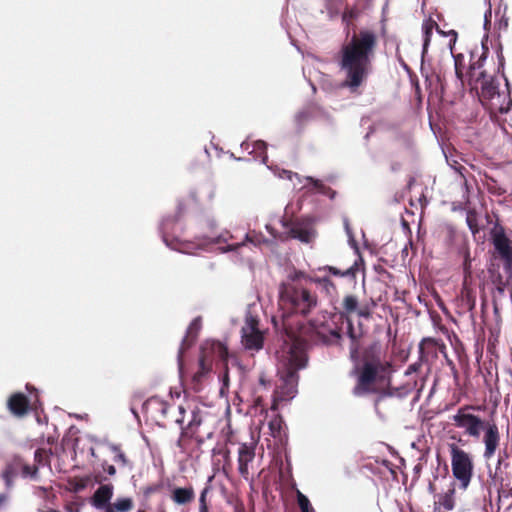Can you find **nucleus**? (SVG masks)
<instances>
[{"mask_svg": "<svg viewBox=\"0 0 512 512\" xmlns=\"http://www.w3.org/2000/svg\"><path fill=\"white\" fill-rule=\"evenodd\" d=\"M208 224H209V226H210L211 228H214V227H216V226H217L216 221H215V220H213V219H212V220H209Z\"/></svg>", "mask_w": 512, "mask_h": 512, "instance_id": "obj_50", "label": "nucleus"}, {"mask_svg": "<svg viewBox=\"0 0 512 512\" xmlns=\"http://www.w3.org/2000/svg\"><path fill=\"white\" fill-rule=\"evenodd\" d=\"M341 338V335L338 331L336 330H330L329 332V337H324L323 338V342L327 345H331L333 343H336L340 340Z\"/></svg>", "mask_w": 512, "mask_h": 512, "instance_id": "obj_30", "label": "nucleus"}, {"mask_svg": "<svg viewBox=\"0 0 512 512\" xmlns=\"http://www.w3.org/2000/svg\"><path fill=\"white\" fill-rule=\"evenodd\" d=\"M103 469L104 471L110 475V476H114L116 474V468L113 466V465H110V464H107V463H104L103 465Z\"/></svg>", "mask_w": 512, "mask_h": 512, "instance_id": "obj_37", "label": "nucleus"}, {"mask_svg": "<svg viewBox=\"0 0 512 512\" xmlns=\"http://www.w3.org/2000/svg\"><path fill=\"white\" fill-rule=\"evenodd\" d=\"M505 88L500 90V80L498 76H487L485 72L480 73L477 81H480V101L493 112L506 114L512 107V96L510 93V84L508 79L503 75Z\"/></svg>", "mask_w": 512, "mask_h": 512, "instance_id": "obj_5", "label": "nucleus"}, {"mask_svg": "<svg viewBox=\"0 0 512 512\" xmlns=\"http://www.w3.org/2000/svg\"><path fill=\"white\" fill-rule=\"evenodd\" d=\"M241 147L243 150L248 151L250 154L255 153L256 157H258V156L261 157V162L263 164L267 163L268 157L266 154V149H267L266 142H264L262 140L254 141L252 143H250L248 141H244L241 144Z\"/></svg>", "mask_w": 512, "mask_h": 512, "instance_id": "obj_17", "label": "nucleus"}, {"mask_svg": "<svg viewBox=\"0 0 512 512\" xmlns=\"http://www.w3.org/2000/svg\"><path fill=\"white\" fill-rule=\"evenodd\" d=\"M348 336H349L351 342H355L356 340H358V336L354 332L352 323L348 324Z\"/></svg>", "mask_w": 512, "mask_h": 512, "instance_id": "obj_39", "label": "nucleus"}, {"mask_svg": "<svg viewBox=\"0 0 512 512\" xmlns=\"http://www.w3.org/2000/svg\"><path fill=\"white\" fill-rule=\"evenodd\" d=\"M114 486L111 483L101 484L90 498V504L102 512H130L134 502L130 497H118L113 503Z\"/></svg>", "mask_w": 512, "mask_h": 512, "instance_id": "obj_7", "label": "nucleus"}, {"mask_svg": "<svg viewBox=\"0 0 512 512\" xmlns=\"http://www.w3.org/2000/svg\"><path fill=\"white\" fill-rule=\"evenodd\" d=\"M228 382H229L228 371H225V373L222 376V387L220 389L221 394L224 393V389L228 386Z\"/></svg>", "mask_w": 512, "mask_h": 512, "instance_id": "obj_42", "label": "nucleus"}, {"mask_svg": "<svg viewBox=\"0 0 512 512\" xmlns=\"http://www.w3.org/2000/svg\"><path fill=\"white\" fill-rule=\"evenodd\" d=\"M493 244L501 258L504 260L505 268L510 269L512 266V248L508 238L504 234H497L494 237Z\"/></svg>", "mask_w": 512, "mask_h": 512, "instance_id": "obj_14", "label": "nucleus"}, {"mask_svg": "<svg viewBox=\"0 0 512 512\" xmlns=\"http://www.w3.org/2000/svg\"><path fill=\"white\" fill-rule=\"evenodd\" d=\"M274 173L281 179H288V180L292 181L293 178H296L300 182L299 175L297 173H293L292 171L285 170V169H282V170L276 169L274 171Z\"/></svg>", "mask_w": 512, "mask_h": 512, "instance_id": "obj_28", "label": "nucleus"}, {"mask_svg": "<svg viewBox=\"0 0 512 512\" xmlns=\"http://www.w3.org/2000/svg\"><path fill=\"white\" fill-rule=\"evenodd\" d=\"M354 373L357 376V384L353 394L364 396L388 385L392 368L391 363L383 358L380 345L373 344L365 350L362 362L355 366Z\"/></svg>", "mask_w": 512, "mask_h": 512, "instance_id": "obj_2", "label": "nucleus"}, {"mask_svg": "<svg viewBox=\"0 0 512 512\" xmlns=\"http://www.w3.org/2000/svg\"><path fill=\"white\" fill-rule=\"evenodd\" d=\"M194 498V491L191 487L175 488L172 493V500L180 505L190 502Z\"/></svg>", "mask_w": 512, "mask_h": 512, "instance_id": "obj_22", "label": "nucleus"}, {"mask_svg": "<svg viewBox=\"0 0 512 512\" xmlns=\"http://www.w3.org/2000/svg\"><path fill=\"white\" fill-rule=\"evenodd\" d=\"M420 367H421L420 362L410 364L405 372V375H410L412 373H416L420 369Z\"/></svg>", "mask_w": 512, "mask_h": 512, "instance_id": "obj_36", "label": "nucleus"}, {"mask_svg": "<svg viewBox=\"0 0 512 512\" xmlns=\"http://www.w3.org/2000/svg\"><path fill=\"white\" fill-rule=\"evenodd\" d=\"M376 43L374 32L361 30L342 45L338 62L344 76L341 87L351 93H360V88L372 73Z\"/></svg>", "mask_w": 512, "mask_h": 512, "instance_id": "obj_1", "label": "nucleus"}, {"mask_svg": "<svg viewBox=\"0 0 512 512\" xmlns=\"http://www.w3.org/2000/svg\"><path fill=\"white\" fill-rule=\"evenodd\" d=\"M306 118V113L304 111H301L299 112L297 115H296V120L297 121H301L302 119Z\"/></svg>", "mask_w": 512, "mask_h": 512, "instance_id": "obj_45", "label": "nucleus"}, {"mask_svg": "<svg viewBox=\"0 0 512 512\" xmlns=\"http://www.w3.org/2000/svg\"><path fill=\"white\" fill-rule=\"evenodd\" d=\"M350 358L352 361L356 362L358 360V357H359V343H358V340H356L355 342H351V345H350Z\"/></svg>", "mask_w": 512, "mask_h": 512, "instance_id": "obj_31", "label": "nucleus"}, {"mask_svg": "<svg viewBox=\"0 0 512 512\" xmlns=\"http://www.w3.org/2000/svg\"><path fill=\"white\" fill-rule=\"evenodd\" d=\"M10 494L8 492L0 493V512H5L10 504Z\"/></svg>", "mask_w": 512, "mask_h": 512, "instance_id": "obj_29", "label": "nucleus"}, {"mask_svg": "<svg viewBox=\"0 0 512 512\" xmlns=\"http://www.w3.org/2000/svg\"><path fill=\"white\" fill-rule=\"evenodd\" d=\"M201 328V317H196L192 320L190 325L187 328L186 336L183 338L181 346L179 348L178 352V359L181 361V356L183 354V351L190 347L193 341L196 339L198 332ZM179 365L181 366V362H179Z\"/></svg>", "mask_w": 512, "mask_h": 512, "instance_id": "obj_15", "label": "nucleus"}, {"mask_svg": "<svg viewBox=\"0 0 512 512\" xmlns=\"http://www.w3.org/2000/svg\"><path fill=\"white\" fill-rule=\"evenodd\" d=\"M176 218L173 216L166 217L160 224V232L165 245L173 250L183 252V250L176 245L178 237L175 235Z\"/></svg>", "mask_w": 512, "mask_h": 512, "instance_id": "obj_11", "label": "nucleus"}, {"mask_svg": "<svg viewBox=\"0 0 512 512\" xmlns=\"http://www.w3.org/2000/svg\"><path fill=\"white\" fill-rule=\"evenodd\" d=\"M500 25L501 26L503 25L505 28H507V26H508V19H502L501 22H500Z\"/></svg>", "mask_w": 512, "mask_h": 512, "instance_id": "obj_49", "label": "nucleus"}, {"mask_svg": "<svg viewBox=\"0 0 512 512\" xmlns=\"http://www.w3.org/2000/svg\"><path fill=\"white\" fill-rule=\"evenodd\" d=\"M255 457V447L246 443L241 444L238 449V470L239 473L247 479L249 470L248 465Z\"/></svg>", "mask_w": 512, "mask_h": 512, "instance_id": "obj_13", "label": "nucleus"}, {"mask_svg": "<svg viewBox=\"0 0 512 512\" xmlns=\"http://www.w3.org/2000/svg\"><path fill=\"white\" fill-rule=\"evenodd\" d=\"M266 229L273 235V229L269 225H266Z\"/></svg>", "mask_w": 512, "mask_h": 512, "instance_id": "obj_54", "label": "nucleus"}, {"mask_svg": "<svg viewBox=\"0 0 512 512\" xmlns=\"http://www.w3.org/2000/svg\"><path fill=\"white\" fill-rule=\"evenodd\" d=\"M209 491V487H205L199 497V505H207L206 503V495Z\"/></svg>", "mask_w": 512, "mask_h": 512, "instance_id": "obj_40", "label": "nucleus"}, {"mask_svg": "<svg viewBox=\"0 0 512 512\" xmlns=\"http://www.w3.org/2000/svg\"><path fill=\"white\" fill-rule=\"evenodd\" d=\"M276 356L279 377L277 393L282 400H289L297 393L298 371L306 367L307 356L300 343L292 337L283 343Z\"/></svg>", "mask_w": 512, "mask_h": 512, "instance_id": "obj_3", "label": "nucleus"}, {"mask_svg": "<svg viewBox=\"0 0 512 512\" xmlns=\"http://www.w3.org/2000/svg\"><path fill=\"white\" fill-rule=\"evenodd\" d=\"M344 228H345L347 236L349 237V240L354 241L353 234H352L351 228L349 226V221L347 218H344Z\"/></svg>", "mask_w": 512, "mask_h": 512, "instance_id": "obj_41", "label": "nucleus"}, {"mask_svg": "<svg viewBox=\"0 0 512 512\" xmlns=\"http://www.w3.org/2000/svg\"><path fill=\"white\" fill-rule=\"evenodd\" d=\"M297 502L301 512H313V507L309 499L300 491L297 492Z\"/></svg>", "mask_w": 512, "mask_h": 512, "instance_id": "obj_27", "label": "nucleus"}, {"mask_svg": "<svg viewBox=\"0 0 512 512\" xmlns=\"http://www.w3.org/2000/svg\"><path fill=\"white\" fill-rule=\"evenodd\" d=\"M242 245H244V242H241V243H238V244L227 245L226 247L222 248V252L226 253V252H230V251H235L236 249H238Z\"/></svg>", "mask_w": 512, "mask_h": 512, "instance_id": "obj_38", "label": "nucleus"}, {"mask_svg": "<svg viewBox=\"0 0 512 512\" xmlns=\"http://www.w3.org/2000/svg\"><path fill=\"white\" fill-rule=\"evenodd\" d=\"M198 247H199V248H203V247H204V245H203V244H199V245H198Z\"/></svg>", "mask_w": 512, "mask_h": 512, "instance_id": "obj_55", "label": "nucleus"}, {"mask_svg": "<svg viewBox=\"0 0 512 512\" xmlns=\"http://www.w3.org/2000/svg\"><path fill=\"white\" fill-rule=\"evenodd\" d=\"M301 278H306L308 279L309 277H307L303 272L301 271H295L291 274H289L288 276V281L286 283H298L297 281Z\"/></svg>", "mask_w": 512, "mask_h": 512, "instance_id": "obj_32", "label": "nucleus"}, {"mask_svg": "<svg viewBox=\"0 0 512 512\" xmlns=\"http://www.w3.org/2000/svg\"><path fill=\"white\" fill-rule=\"evenodd\" d=\"M293 238L302 243H310L315 236L314 230L305 224H296L290 229Z\"/></svg>", "mask_w": 512, "mask_h": 512, "instance_id": "obj_18", "label": "nucleus"}, {"mask_svg": "<svg viewBox=\"0 0 512 512\" xmlns=\"http://www.w3.org/2000/svg\"><path fill=\"white\" fill-rule=\"evenodd\" d=\"M108 448L110 449V451H111L112 453H114V454H115V456H114V459H113V460H114L116 463H121V464H122V466H126V465H128V460H127V458H126L125 454L121 451V449H120V447H119L118 445L113 444V443H109V444H108Z\"/></svg>", "mask_w": 512, "mask_h": 512, "instance_id": "obj_25", "label": "nucleus"}, {"mask_svg": "<svg viewBox=\"0 0 512 512\" xmlns=\"http://www.w3.org/2000/svg\"><path fill=\"white\" fill-rule=\"evenodd\" d=\"M343 307L347 313H354L358 308V300L353 295H347L343 300Z\"/></svg>", "mask_w": 512, "mask_h": 512, "instance_id": "obj_26", "label": "nucleus"}, {"mask_svg": "<svg viewBox=\"0 0 512 512\" xmlns=\"http://www.w3.org/2000/svg\"><path fill=\"white\" fill-rule=\"evenodd\" d=\"M34 456H35V460L40 461L41 456H42L40 450H36Z\"/></svg>", "mask_w": 512, "mask_h": 512, "instance_id": "obj_48", "label": "nucleus"}, {"mask_svg": "<svg viewBox=\"0 0 512 512\" xmlns=\"http://www.w3.org/2000/svg\"><path fill=\"white\" fill-rule=\"evenodd\" d=\"M318 270L328 272L334 276L353 279L356 277V272H357L358 268H357V264L355 263L354 265H352L351 267H349L346 270H340L334 266H329V265L319 267Z\"/></svg>", "mask_w": 512, "mask_h": 512, "instance_id": "obj_21", "label": "nucleus"}, {"mask_svg": "<svg viewBox=\"0 0 512 512\" xmlns=\"http://www.w3.org/2000/svg\"><path fill=\"white\" fill-rule=\"evenodd\" d=\"M26 389H27L28 391L35 390V388H34V387H32L30 384H27V385H26Z\"/></svg>", "mask_w": 512, "mask_h": 512, "instance_id": "obj_51", "label": "nucleus"}, {"mask_svg": "<svg viewBox=\"0 0 512 512\" xmlns=\"http://www.w3.org/2000/svg\"><path fill=\"white\" fill-rule=\"evenodd\" d=\"M434 27H437V24L432 19H426V20H424V22L422 24V32H423L422 54H423V57L427 53Z\"/></svg>", "mask_w": 512, "mask_h": 512, "instance_id": "obj_23", "label": "nucleus"}, {"mask_svg": "<svg viewBox=\"0 0 512 512\" xmlns=\"http://www.w3.org/2000/svg\"><path fill=\"white\" fill-rule=\"evenodd\" d=\"M199 512H209L207 505H199Z\"/></svg>", "mask_w": 512, "mask_h": 512, "instance_id": "obj_47", "label": "nucleus"}, {"mask_svg": "<svg viewBox=\"0 0 512 512\" xmlns=\"http://www.w3.org/2000/svg\"><path fill=\"white\" fill-rule=\"evenodd\" d=\"M451 467L453 476L460 482V487L463 490L467 489L473 475V462L471 456L456 445H452Z\"/></svg>", "mask_w": 512, "mask_h": 512, "instance_id": "obj_9", "label": "nucleus"}, {"mask_svg": "<svg viewBox=\"0 0 512 512\" xmlns=\"http://www.w3.org/2000/svg\"><path fill=\"white\" fill-rule=\"evenodd\" d=\"M179 416L175 419L176 424L180 426L181 435L184 436L188 432L194 433L202 423L201 412L198 409H193L190 412V418L186 425H184L186 410L183 406H178Z\"/></svg>", "mask_w": 512, "mask_h": 512, "instance_id": "obj_10", "label": "nucleus"}, {"mask_svg": "<svg viewBox=\"0 0 512 512\" xmlns=\"http://www.w3.org/2000/svg\"><path fill=\"white\" fill-rule=\"evenodd\" d=\"M263 333L259 328L258 305H248L245 323L241 329V343L247 350L258 351L263 347Z\"/></svg>", "mask_w": 512, "mask_h": 512, "instance_id": "obj_8", "label": "nucleus"}, {"mask_svg": "<svg viewBox=\"0 0 512 512\" xmlns=\"http://www.w3.org/2000/svg\"><path fill=\"white\" fill-rule=\"evenodd\" d=\"M306 180L313 183L314 187L319 190L321 193H325L324 189V185L317 179H314L312 177H306Z\"/></svg>", "mask_w": 512, "mask_h": 512, "instance_id": "obj_34", "label": "nucleus"}, {"mask_svg": "<svg viewBox=\"0 0 512 512\" xmlns=\"http://www.w3.org/2000/svg\"><path fill=\"white\" fill-rule=\"evenodd\" d=\"M422 63H421V75L426 78V80H430L432 77V73L430 72V69L425 65L423 54L421 55Z\"/></svg>", "mask_w": 512, "mask_h": 512, "instance_id": "obj_33", "label": "nucleus"}, {"mask_svg": "<svg viewBox=\"0 0 512 512\" xmlns=\"http://www.w3.org/2000/svg\"><path fill=\"white\" fill-rule=\"evenodd\" d=\"M280 304L290 313L307 316L318 305V297L299 283H282L279 288Z\"/></svg>", "mask_w": 512, "mask_h": 512, "instance_id": "obj_6", "label": "nucleus"}, {"mask_svg": "<svg viewBox=\"0 0 512 512\" xmlns=\"http://www.w3.org/2000/svg\"><path fill=\"white\" fill-rule=\"evenodd\" d=\"M308 280L316 284L320 288L321 292L325 293L327 296L333 297L336 294V286L329 277H309Z\"/></svg>", "mask_w": 512, "mask_h": 512, "instance_id": "obj_19", "label": "nucleus"}, {"mask_svg": "<svg viewBox=\"0 0 512 512\" xmlns=\"http://www.w3.org/2000/svg\"><path fill=\"white\" fill-rule=\"evenodd\" d=\"M454 494H455V489L450 488L444 494L435 495V498H437V500L435 501V506H436L435 509L437 510L440 507H442L443 509H445L447 511L453 510V508L455 506Z\"/></svg>", "mask_w": 512, "mask_h": 512, "instance_id": "obj_20", "label": "nucleus"}, {"mask_svg": "<svg viewBox=\"0 0 512 512\" xmlns=\"http://www.w3.org/2000/svg\"><path fill=\"white\" fill-rule=\"evenodd\" d=\"M18 475H21V457L16 456L6 464L1 474L7 490L13 489Z\"/></svg>", "mask_w": 512, "mask_h": 512, "instance_id": "obj_12", "label": "nucleus"}, {"mask_svg": "<svg viewBox=\"0 0 512 512\" xmlns=\"http://www.w3.org/2000/svg\"><path fill=\"white\" fill-rule=\"evenodd\" d=\"M356 312L358 316L362 318H369L371 315V312L367 306L360 307L359 309L357 308Z\"/></svg>", "mask_w": 512, "mask_h": 512, "instance_id": "obj_35", "label": "nucleus"}, {"mask_svg": "<svg viewBox=\"0 0 512 512\" xmlns=\"http://www.w3.org/2000/svg\"><path fill=\"white\" fill-rule=\"evenodd\" d=\"M7 404L12 414L23 416L28 411L29 400L23 393H15L11 395Z\"/></svg>", "mask_w": 512, "mask_h": 512, "instance_id": "obj_16", "label": "nucleus"}, {"mask_svg": "<svg viewBox=\"0 0 512 512\" xmlns=\"http://www.w3.org/2000/svg\"><path fill=\"white\" fill-rule=\"evenodd\" d=\"M170 408L171 407L169 405H167L166 403H162L160 411L165 416L168 413Z\"/></svg>", "mask_w": 512, "mask_h": 512, "instance_id": "obj_44", "label": "nucleus"}, {"mask_svg": "<svg viewBox=\"0 0 512 512\" xmlns=\"http://www.w3.org/2000/svg\"><path fill=\"white\" fill-rule=\"evenodd\" d=\"M222 241H223V242H226V241H227V238H226V237H224V236H222V235H220V236H218V237H216V238L211 239V240L209 241V243H210V244H216V243H220V242H222Z\"/></svg>", "mask_w": 512, "mask_h": 512, "instance_id": "obj_43", "label": "nucleus"}, {"mask_svg": "<svg viewBox=\"0 0 512 512\" xmlns=\"http://www.w3.org/2000/svg\"><path fill=\"white\" fill-rule=\"evenodd\" d=\"M251 241H252V240H251L250 236H249L248 234H246V236H245V242H251Z\"/></svg>", "mask_w": 512, "mask_h": 512, "instance_id": "obj_53", "label": "nucleus"}, {"mask_svg": "<svg viewBox=\"0 0 512 512\" xmlns=\"http://www.w3.org/2000/svg\"><path fill=\"white\" fill-rule=\"evenodd\" d=\"M473 406L460 407L452 420L456 427L463 429L465 434L478 439L484 430L483 442L485 450L483 457L490 459L495 454L500 441L499 429L496 424L484 422L479 416L471 413Z\"/></svg>", "mask_w": 512, "mask_h": 512, "instance_id": "obj_4", "label": "nucleus"}, {"mask_svg": "<svg viewBox=\"0 0 512 512\" xmlns=\"http://www.w3.org/2000/svg\"><path fill=\"white\" fill-rule=\"evenodd\" d=\"M428 489H429V491H430L431 493H433V492H434V486H433V484H432V483H430V484H429Z\"/></svg>", "mask_w": 512, "mask_h": 512, "instance_id": "obj_52", "label": "nucleus"}, {"mask_svg": "<svg viewBox=\"0 0 512 512\" xmlns=\"http://www.w3.org/2000/svg\"><path fill=\"white\" fill-rule=\"evenodd\" d=\"M38 467L35 465H29L24 462V460L21 458V477L22 478H29L33 480L38 479Z\"/></svg>", "mask_w": 512, "mask_h": 512, "instance_id": "obj_24", "label": "nucleus"}, {"mask_svg": "<svg viewBox=\"0 0 512 512\" xmlns=\"http://www.w3.org/2000/svg\"><path fill=\"white\" fill-rule=\"evenodd\" d=\"M455 73H456V76H457L458 78H461L462 74H461V72H460V69H459V67H458V63H457V61H456V60H455Z\"/></svg>", "mask_w": 512, "mask_h": 512, "instance_id": "obj_46", "label": "nucleus"}]
</instances>
